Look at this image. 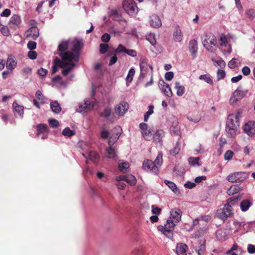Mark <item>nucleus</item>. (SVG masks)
Masks as SVG:
<instances>
[{
    "label": "nucleus",
    "mask_w": 255,
    "mask_h": 255,
    "mask_svg": "<svg viewBox=\"0 0 255 255\" xmlns=\"http://www.w3.org/2000/svg\"><path fill=\"white\" fill-rule=\"evenodd\" d=\"M151 209H152V213L153 214H155V215H159L160 212H161V209L155 206V205H152L151 206Z\"/></svg>",
    "instance_id": "obj_58"
},
{
    "label": "nucleus",
    "mask_w": 255,
    "mask_h": 255,
    "mask_svg": "<svg viewBox=\"0 0 255 255\" xmlns=\"http://www.w3.org/2000/svg\"><path fill=\"white\" fill-rule=\"evenodd\" d=\"M174 76V73L173 72H168L165 74V79L166 80L170 81H171Z\"/></svg>",
    "instance_id": "obj_59"
},
{
    "label": "nucleus",
    "mask_w": 255,
    "mask_h": 255,
    "mask_svg": "<svg viewBox=\"0 0 255 255\" xmlns=\"http://www.w3.org/2000/svg\"><path fill=\"white\" fill-rule=\"evenodd\" d=\"M109 48V46L107 44H101L100 45V51L102 54L105 53Z\"/></svg>",
    "instance_id": "obj_53"
},
{
    "label": "nucleus",
    "mask_w": 255,
    "mask_h": 255,
    "mask_svg": "<svg viewBox=\"0 0 255 255\" xmlns=\"http://www.w3.org/2000/svg\"><path fill=\"white\" fill-rule=\"evenodd\" d=\"M217 74L218 80H219L225 77L226 73L223 70H218Z\"/></svg>",
    "instance_id": "obj_57"
},
{
    "label": "nucleus",
    "mask_w": 255,
    "mask_h": 255,
    "mask_svg": "<svg viewBox=\"0 0 255 255\" xmlns=\"http://www.w3.org/2000/svg\"><path fill=\"white\" fill-rule=\"evenodd\" d=\"M204 46L208 50L212 51L213 47L216 44L215 36L211 34H206L202 41Z\"/></svg>",
    "instance_id": "obj_7"
},
{
    "label": "nucleus",
    "mask_w": 255,
    "mask_h": 255,
    "mask_svg": "<svg viewBox=\"0 0 255 255\" xmlns=\"http://www.w3.org/2000/svg\"><path fill=\"white\" fill-rule=\"evenodd\" d=\"M128 105L127 103L122 102L116 106L115 114L119 116H123L128 110Z\"/></svg>",
    "instance_id": "obj_14"
},
{
    "label": "nucleus",
    "mask_w": 255,
    "mask_h": 255,
    "mask_svg": "<svg viewBox=\"0 0 255 255\" xmlns=\"http://www.w3.org/2000/svg\"><path fill=\"white\" fill-rule=\"evenodd\" d=\"M110 132H108L107 130L103 129L101 131V136L103 139H107L109 137L110 138Z\"/></svg>",
    "instance_id": "obj_55"
},
{
    "label": "nucleus",
    "mask_w": 255,
    "mask_h": 255,
    "mask_svg": "<svg viewBox=\"0 0 255 255\" xmlns=\"http://www.w3.org/2000/svg\"><path fill=\"white\" fill-rule=\"evenodd\" d=\"M27 36L36 39L39 35L38 30L36 27H32L26 32Z\"/></svg>",
    "instance_id": "obj_24"
},
{
    "label": "nucleus",
    "mask_w": 255,
    "mask_h": 255,
    "mask_svg": "<svg viewBox=\"0 0 255 255\" xmlns=\"http://www.w3.org/2000/svg\"><path fill=\"white\" fill-rule=\"evenodd\" d=\"M122 132V129L121 127L117 126L111 132V136L109 141V145H112L115 143Z\"/></svg>",
    "instance_id": "obj_11"
},
{
    "label": "nucleus",
    "mask_w": 255,
    "mask_h": 255,
    "mask_svg": "<svg viewBox=\"0 0 255 255\" xmlns=\"http://www.w3.org/2000/svg\"><path fill=\"white\" fill-rule=\"evenodd\" d=\"M48 122L50 126L52 128H56L59 125V122L55 119H49Z\"/></svg>",
    "instance_id": "obj_49"
},
{
    "label": "nucleus",
    "mask_w": 255,
    "mask_h": 255,
    "mask_svg": "<svg viewBox=\"0 0 255 255\" xmlns=\"http://www.w3.org/2000/svg\"><path fill=\"white\" fill-rule=\"evenodd\" d=\"M118 60V57L116 53L110 58V62L109 63V66H112L115 64Z\"/></svg>",
    "instance_id": "obj_60"
},
{
    "label": "nucleus",
    "mask_w": 255,
    "mask_h": 255,
    "mask_svg": "<svg viewBox=\"0 0 255 255\" xmlns=\"http://www.w3.org/2000/svg\"><path fill=\"white\" fill-rule=\"evenodd\" d=\"M164 183L175 194H178L180 193L176 185L174 182L165 180Z\"/></svg>",
    "instance_id": "obj_29"
},
{
    "label": "nucleus",
    "mask_w": 255,
    "mask_h": 255,
    "mask_svg": "<svg viewBox=\"0 0 255 255\" xmlns=\"http://www.w3.org/2000/svg\"><path fill=\"white\" fill-rule=\"evenodd\" d=\"M149 23L150 26L154 28H159L162 25L160 17L155 14H153L149 17Z\"/></svg>",
    "instance_id": "obj_15"
},
{
    "label": "nucleus",
    "mask_w": 255,
    "mask_h": 255,
    "mask_svg": "<svg viewBox=\"0 0 255 255\" xmlns=\"http://www.w3.org/2000/svg\"><path fill=\"white\" fill-rule=\"evenodd\" d=\"M247 17L251 20H253L255 17V9H249L246 12Z\"/></svg>",
    "instance_id": "obj_40"
},
{
    "label": "nucleus",
    "mask_w": 255,
    "mask_h": 255,
    "mask_svg": "<svg viewBox=\"0 0 255 255\" xmlns=\"http://www.w3.org/2000/svg\"><path fill=\"white\" fill-rule=\"evenodd\" d=\"M213 61L214 62L215 65H217L221 68H223L226 66V63L225 61L221 59V58H219L217 59H213Z\"/></svg>",
    "instance_id": "obj_44"
},
{
    "label": "nucleus",
    "mask_w": 255,
    "mask_h": 255,
    "mask_svg": "<svg viewBox=\"0 0 255 255\" xmlns=\"http://www.w3.org/2000/svg\"><path fill=\"white\" fill-rule=\"evenodd\" d=\"M199 79L201 80H204L205 82H206L207 83L210 85L213 84V81L211 79L210 76H209V75H202L199 76Z\"/></svg>",
    "instance_id": "obj_35"
},
{
    "label": "nucleus",
    "mask_w": 255,
    "mask_h": 255,
    "mask_svg": "<svg viewBox=\"0 0 255 255\" xmlns=\"http://www.w3.org/2000/svg\"><path fill=\"white\" fill-rule=\"evenodd\" d=\"M164 133L163 130L158 129L156 130L155 134L152 135V138L155 142L161 143L162 141V138L164 136Z\"/></svg>",
    "instance_id": "obj_22"
},
{
    "label": "nucleus",
    "mask_w": 255,
    "mask_h": 255,
    "mask_svg": "<svg viewBox=\"0 0 255 255\" xmlns=\"http://www.w3.org/2000/svg\"><path fill=\"white\" fill-rule=\"evenodd\" d=\"M134 73H135V71H134V69L131 68L129 70L128 75L126 78L127 81L128 82H130L132 81V79H133V76Z\"/></svg>",
    "instance_id": "obj_47"
},
{
    "label": "nucleus",
    "mask_w": 255,
    "mask_h": 255,
    "mask_svg": "<svg viewBox=\"0 0 255 255\" xmlns=\"http://www.w3.org/2000/svg\"><path fill=\"white\" fill-rule=\"evenodd\" d=\"M37 53L35 51L30 50L28 53V56L31 59H35L37 57Z\"/></svg>",
    "instance_id": "obj_61"
},
{
    "label": "nucleus",
    "mask_w": 255,
    "mask_h": 255,
    "mask_svg": "<svg viewBox=\"0 0 255 255\" xmlns=\"http://www.w3.org/2000/svg\"><path fill=\"white\" fill-rule=\"evenodd\" d=\"M89 156L91 160L94 162H96L97 160L99 157V155L97 152L91 151L89 153Z\"/></svg>",
    "instance_id": "obj_39"
},
{
    "label": "nucleus",
    "mask_w": 255,
    "mask_h": 255,
    "mask_svg": "<svg viewBox=\"0 0 255 255\" xmlns=\"http://www.w3.org/2000/svg\"><path fill=\"white\" fill-rule=\"evenodd\" d=\"M234 200L229 199L223 208L218 209L216 212L217 216L221 220L225 221L233 214L232 204Z\"/></svg>",
    "instance_id": "obj_3"
},
{
    "label": "nucleus",
    "mask_w": 255,
    "mask_h": 255,
    "mask_svg": "<svg viewBox=\"0 0 255 255\" xmlns=\"http://www.w3.org/2000/svg\"><path fill=\"white\" fill-rule=\"evenodd\" d=\"M12 108L15 116H19L21 118L23 117L24 107L22 105L18 104L16 102H14L12 104Z\"/></svg>",
    "instance_id": "obj_18"
},
{
    "label": "nucleus",
    "mask_w": 255,
    "mask_h": 255,
    "mask_svg": "<svg viewBox=\"0 0 255 255\" xmlns=\"http://www.w3.org/2000/svg\"><path fill=\"white\" fill-rule=\"evenodd\" d=\"M175 224L176 223L171 219H168L164 226L159 225L157 227V229L167 237L171 238L173 237L172 232L174 230Z\"/></svg>",
    "instance_id": "obj_4"
},
{
    "label": "nucleus",
    "mask_w": 255,
    "mask_h": 255,
    "mask_svg": "<svg viewBox=\"0 0 255 255\" xmlns=\"http://www.w3.org/2000/svg\"><path fill=\"white\" fill-rule=\"evenodd\" d=\"M0 30L2 34L4 36H7L9 35V31L8 28L6 26H4L2 24H1V26L0 27Z\"/></svg>",
    "instance_id": "obj_50"
},
{
    "label": "nucleus",
    "mask_w": 255,
    "mask_h": 255,
    "mask_svg": "<svg viewBox=\"0 0 255 255\" xmlns=\"http://www.w3.org/2000/svg\"><path fill=\"white\" fill-rule=\"evenodd\" d=\"M180 149V145L179 143L177 142L174 148L172 150L170 151V153L172 154L176 155L179 152Z\"/></svg>",
    "instance_id": "obj_63"
},
{
    "label": "nucleus",
    "mask_w": 255,
    "mask_h": 255,
    "mask_svg": "<svg viewBox=\"0 0 255 255\" xmlns=\"http://www.w3.org/2000/svg\"><path fill=\"white\" fill-rule=\"evenodd\" d=\"M123 8L129 15L133 16L138 11V8L133 0H124L123 5Z\"/></svg>",
    "instance_id": "obj_6"
},
{
    "label": "nucleus",
    "mask_w": 255,
    "mask_h": 255,
    "mask_svg": "<svg viewBox=\"0 0 255 255\" xmlns=\"http://www.w3.org/2000/svg\"><path fill=\"white\" fill-rule=\"evenodd\" d=\"M187 246L183 243L178 244L176 246V251L178 255H187Z\"/></svg>",
    "instance_id": "obj_20"
},
{
    "label": "nucleus",
    "mask_w": 255,
    "mask_h": 255,
    "mask_svg": "<svg viewBox=\"0 0 255 255\" xmlns=\"http://www.w3.org/2000/svg\"><path fill=\"white\" fill-rule=\"evenodd\" d=\"M37 136L40 137L41 134L46 133L47 134L48 132V129L47 128V126L43 124H39L37 126Z\"/></svg>",
    "instance_id": "obj_27"
},
{
    "label": "nucleus",
    "mask_w": 255,
    "mask_h": 255,
    "mask_svg": "<svg viewBox=\"0 0 255 255\" xmlns=\"http://www.w3.org/2000/svg\"><path fill=\"white\" fill-rule=\"evenodd\" d=\"M142 137L146 140H150L152 138V128L149 127L145 123H142L139 125Z\"/></svg>",
    "instance_id": "obj_8"
},
{
    "label": "nucleus",
    "mask_w": 255,
    "mask_h": 255,
    "mask_svg": "<svg viewBox=\"0 0 255 255\" xmlns=\"http://www.w3.org/2000/svg\"><path fill=\"white\" fill-rule=\"evenodd\" d=\"M62 133L65 136L70 137L74 135L75 132L74 130H71L69 128L67 127L63 130Z\"/></svg>",
    "instance_id": "obj_36"
},
{
    "label": "nucleus",
    "mask_w": 255,
    "mask_h": 255,
    "mask_svg": "<svg viewBox=\"0 0 255 255\" xmlns=\"http://www.w3.org/2000/svg\"><path fill=\"white\" fill-rule=\"evenodd\" d=\"M111 110L109 108H106L104 111L101 114V116L103 117L107 118L111 115Z\"/></svg>",
    "instance_id": "obj_56"
},
{
    "label": "nucleus",
    "mask_w": 255,
    "mask_h": 255,
    "mask_svg": "<svg viewBox=\"0 0 255 255\" xmlns=\"http://www.w3.org/2000/svg\"><path fill=\"white\" fill-rule=\"evenodd\" d=\"M142 166L144 170L147 171H151L155 174H157L158 173V166H156L155 163L151 160H144Z\"/></svg>",
    "instance_id": "obj_12"
},
{
    "label": "nucleus",
    "mask_w": 255,
    "mask_h": 255,
    "mask_svg": "<svg viewBox=\"0 0 255 255\" xmlns=\"http://www.w3.org/2000/svg\"><path fill=\"white\" fill-rule=\"evenodd\" d=\"M129 167L128 162L127 161H122L119 162L118 165L119 169L123 173H127Z\"/></svg>",
    "instance_id": "obj_31"
},
{
    "label": "nucleus",
    "mask_w": 255,
    "mask_h": 255,
    "mask_svg": "<svg viewBox=\"0 0 255 255\" xmlns=\"http://www.w3.org/2000/svg\"><path fill=\"white\" fill-rule=\"evenodd\" d=\"M232 148L236 152H239L241 150V146L237 142H234L232 146Z\"/></svg>",
    "instance_id": "obj_64"
},
{
    "label": "nucleus",
    "mask_w": 255,
    "mask_h": 255,
    "mask_svg": "<svg viewBox=\"0 0 255 255\" xmlns=\"http://www.w3.org/2000/svg\"><path fill=\"white\" fill-rule=\"evenodd\" d=\"M126 181L130 185H134L136 183V179L132 175H127Z\"/></svg>",
    "instance_id": "obj_37"
},
{
    "label": "nucleus",
    "mask_w": 255,
    "mask_h": 255,
    "mask_svg": "<svg viewBox=\"0 0 255 255\" xmlns=\"http://www.w3.org/2000/svg\"><path fill=\"white\" fill-rule=\"evenodd\" d=\"M182 216V211L178 208H175L171 210L170 212V219H171L176 223L179 222Z\"/></svg>",
    "instance_id": "obj_16"
},
{
    "label": "nucleus",
    "mask_w": 255,
    "mask_h": 255,
    "mask_svg": "<svg viewBox=\"0 0 255 255\" xmlns=\"http://www.w3.org/2000/svg\"><path fill=\"white\" fill-rule=\"evenodd\" d=\"M17 65V62L15 58L12 55L8 56L7 61L6 67L8 70H12Z\"/></svg>",
    "instance_id": "obj_19"
},
{
    "label": "nucleus",
    "mask_w": 255,
    "mask_h": 255,
    "mask_svg": "<svg viewBox=\"0 0 255 255\" xmlns=\"http://www.w3.org/2000/svg\"><path fill=\"white\" fill-rule=\"evenodd\" d=\"M72 50L74 53L70 51L64 52L68 48V41H63L58 46L61 60L56 59L55 63L57 65L63 69L62 73L64 76L69 74L75 66L76 63L78 61V52L82 48V42L80 40L74 39L72 41Z\"/></svg>",
    "instance_id": "obj_1"
},
{
    "label": "nucleus",
    "mask_w": 255,
    "mask_h": 255,
    "mask_svg": "<svg viewBox=\"0 0 255 255\" xmlns=\"http://www.w3.org/2000/svg\"><path fill=\"white\" fill-rule=\"evenodd\" d=\"M252 203L248 199L243 200L240 203V208L242 211L245 212L247 211L252 206Z\"/></svg>",
    "instance_id": "obj_30"
},
{
    "label": "nucleus",
    "mask_w": 255,
    "mask_h": 255,
    "mask_svg": "<svg viewBox=\"0 0 255 255\" xmlns=\"http://www.w3.org/2000/svg\"><path fill=\"white\" fill-rule=\"evenodd\" d=\"M244 130L250 134L255 133V123L252 121H250L247 123L244 127Z\"/></svg>",
    "instance_id": "obj_21"
},
{
    "label": "nucleus",
    "mask_w": 255,
    "mask_h": 255,
    "mask_svg": "<svg viewBox=\"0 0 255 255\" xmlns=\"http://www.w3.org/2000/svg\"><path fill=\"white\" fill-rule=\"evenodd\" d=\"M242 114L241 111L228 116L226 125V132L228 137H234L237 134L239 128V119Z\"/></svg>",
    "instance_id": "obj_2"
},
{
    "label": "nucleus",
    "mask_w": 255,
    "mask_h": 255,
    "mask_svg": "<svg viewBox=\"0 0 255 255\" xmlns=\"http://www.w3.org/2000/svg\"><path fill=\"white\" fill-rule=\"evenodd\" d=\"M153 108L154 107L152 105H150L149 106L148 111L145 114L144 120V121H147L149 117L153 113Z\"/></svg>",
    "instance_id": "obj_42"
},
{
    "label": "nucleus",
    "mask_w": 255,
    "mask_h": 255,
    "mask_svg": "<svg viewBox=\"0 0 255 255\" xmlns=\"http://www.w3.org/2000/svg\"><path fill=\"white\" fill-rule=\"evenodd\" d=\"M20 23V16L17 14L13 15L9 19V24L13 26H18Z\"/></svg>",
    "instance_id": "obj_23"
},
{
    "label": "nucleus",
    "mask_w": 255,
    "mask_h": 255,
    "mask_svg": "<svg viewBox=\"0 0 255 255\" xmlns=\"http://www.w3.org/2000/svg\"><path fill=\"white\" fill-rule=\"evenodd\" d=\"M249 174L246 172H235L228 175L226 179L231 183H241L248 179Z\"/></svg>",
    "instance_id": "obj_5"
},
{
    "label": "nucleus",
    "mask_w": 255,
    "mask_h": 255,
    "mask_svg": "<svg viewBox=\"0 0 255 255\" xmlns=\"http://www.w3.org/2000/svg\"><path fill=\"white\" fill-rule=\"evenodd\" d=\"M146 39L148 40L152 45H155L156 42L154 38V35L153 34H149L146 37Z\"/></svg>",
    "instance_id": "obj_46"
},
{
    "label": "nucleus",
    "mask_w": 255,
    "mask_h": 255,
    "mask_svg": "<svg viewBox=\"0 0 255 255\" xmlns=\"http://www.w3.org/2000/svg\"><path fill=\"white\" fill-rule=\"evenodd\" d=\"M189 48L190 51L195 54L198 50L197 42L195 40H192L189 42Z\"/></svg>",
    "instance_id": "obj_32"
},
{
    "label": "nucleus",
    "mask_w": 255,
    "mask_h": 255,
    "mask_svg": "<svg viewBox=\"0 0 255 255\" xmlns=\"http://www.w3.org/2000/svg\"><path fill=\"white\" fill-rule=\"evenodd\" d=\"M234 152L231 150H227L224 154V159L227 161H230L233 158Z\"/></svg>",
    "instance_id": "obj_38"
},
{
    "label": "nucleus",
    "mask_w": 255,
    "mask_h": 255,
    "mask_svg": "<svg viewBox=\"0 0 255 255\" xmlns=\"http://www.w3.org/2000/svg\"><path fill=\"white\" fill-rule=\"evenodd\" d=\"M175 89L176 90V94L178 96H182L185 93V87L180 82L175 83Z\"/></svg>",
    "instance_id": "obj_28"
},
{
    "label": "nucleus",
    "mask_w": 255,
    "mask_h": 255,
    "mask_svg": "<svg viewBox=\"0 0 255 255\" xmlns=\"http://www.w3.org/2000/svg\"><path fill=\"white\" fill-rule=\"evenodd\" d=\"M247 94V90H243L240 88L236 89L233 93L230 99V103L231 104H234L237 101L243 99Z\"/></svg>",
    "instance_id": "obj_9"
},
{
    "label": "nucleus",
    "mask_w": 255,
    "mask_h": 255,
    "mask_svg": "<svg viewBox=\"0 0 255 255\" xmlns=\"http://www.w3.org/2000/svg\"><path fill=\"white\" fill-rule=\"evenodd\" d=\"M183 33L178 25L175 26L173 32V39L176 42H181L183 40Z\"/></svg>",
    "instance_id": "obj_17"
},
{
    "label": "nucleus",
    "mask_w": 255,
    "mask_h": 255,
    "mask_svg": "<svg viewBox=\"0 0 255 255\" xmlns=\"http://www.w3.org/2000/svg\"><path fill=\"white\" fill-rule=\"evenodd\" d=\"M155 165L156 166H161L162 164V155L161 154H158L154 161Z\"/></svg>",
    "instance_id": "obj_51"
},
{
    "label": "nucleus",
    "mask_w": 255,
    "mask_h": 255,
    "mask_svg": "<svg viewBox=\"0 0 255 255\" xmlns=\"http://www.w3.org/2000/svg\"><path fill=\"white\" fill-rule=\"evenodd\" d=\"M127 50V48L122 45V44H120L118 47L114 50V52L116 53H120V52H125Z\"/></svg>",
    "instance_id": "obj_54"
},
{
    "label": "nucleus",
    "mask_w": 255,
    "mask_h": 255,
    "mask_svg": "<svg viewBox=\"0 0 255 255\" xmlns=\"http://www.w3.org/2000/svg\"><path fill=\"white\" fill-rule=\"evenodd\" d=\"M50 107L52 111L56 114L59 113L61 111L60 105L56 101L52 102L50 103Z\"/></svg>",
    "instance_id": "obj_33"
},
{
    "label": "nucleus",
    "mask_w": 255,
    "mask_h": 255,
    "mask_svg": "<svg viewBox=\"0 0 255 255\" xmlns=\"http://www.w3.org/2000/svg\"><path fill=\"white\" fill-rule=\"evenodd\" d=\"M95 105L94 102H90L85 100L84 103H80L76 111L79 113H82L93 109Z\"/></svg>",
    "instance_id": "obj_13"
},
{
    "label": "nucleus",
    "mask_w": 255,
    "mask_h": 255,
    "mask_svg": "<svg viewBox=\"0 0 255 255\" xmlns=\"http://www.w3.org/2000/svg\"><path fill=\"white\" fill-rule=\"evenodd\" d=\"M148 60L145 58H142L140 61V76L144 77L149 70H151V74H152L153 68L152 66L149 65Z\"/></svg>",
    "instance_id": "obj_10"
},
{
    "label": "nucleus",
    "mask_w": 255,
    "mask_h": 255,
    "mask_svg": "<svg viewBox=\"0 0 255 255\" xmlns=\"http://www.w3.org/2000/svg\"><path fill=\"white\" fill-rule=\"evenodd\" d=\"M199 158L198 157H191L189 158V159H188L189 163L193 166H195L196 165L199 166L200 164H199Z\"/></svg>",
    "instance_id": "obj_43"
},
{
    "label": "nucleus",
    "mask_w": 255,
    "mask_h": 255,
    "mask_svg": "<svg viewBox=\"0 0 255 255\" xmlns=\"http://www.w3.org/2000/svg\"><path fill=\"white\" fill-rule=\"evenodd\" d=\"M109 145V147L106 149V156L109 158H112L116 160L118 157L116 154V151L114 148Z\"/></svg>",
    "instance_id": "obj_26"
},
{
    "label": "nucleus",
    "mask_w": 255,
    "mask_h": 255,
    "mask_svg": "<svg viewBox=\"0 0 255 255\" xmlns=\"http://www.w3.org/2000/svg\"><path fill=\"white\" fill-rule=\"evenodd\" d=\"M229 38L224 34H222L220 37V44L222 46L227 47L229 43Z\"/></svg>",
    "instance_id": "obj_34"
},
{
    "label": "nucleus",
    "mask_w": 255,
    "mask_h": 255,
    "mask_svg": "<svg viewBox=\"0 0 255 255\" xmlns=\"http://www.w3.org/2000/svg\"><path fill=\"white\" fill-rule=\"evenodd\" d=\"M162 92L164 94V95L168 97H171L172 96V92L171 91V89L170 87L169 86V88H166L165 87H164L163 89H160Z\"/></svg>",
    "instance_id": "obj_45"
},
{
    "label": "nucleus",
    "mask_w": 255,
    "mask_h": 255,
    "mask_svg": "<svg viewBox=\"0 0 255 255\" xmlns=\"http://www.w3.org/2000/svg\"><path fill=\"white\" fill-rule=\"evenodd\" d=\"M242 190V188L237 184L232 185L227 191V193L229 195H233L236 193H238Z\"/></svg>",
    "instance_id": "obj_25"
},
{
    "label": "nucleus",
    "mask_w": 255,
    "mask_h": 255,
    "mask_svg": "<svg viewBox=\"0 0 255 255\" xmlns=\"http://www.w3.org/2000/svg\"><path fill=\"white\" fill-rule=\"evenodd\" d=\"M35 96L38 100L41 101L43 103L44 102V96L42 95L40 91L38 90L36 91Z\"/></svg>",
    "instance_id": "obj_62"
},
{
    "label": "nucleus",
    "mask_w": 255,
    "mask_h": 255,
    "mask_svg": "<svg viewBox=\"0 0 255 255\" xmlns=\"http://www.w3.org/2000/svg\"><path fill=\"white\" fill-rule=\"evenodd\" d=\"M227 236L226 232L223 230H219L216 232L217 238L219 240H223Z\"/></svg>",
    "instance_id": "obj_41"
},
{
    "label": "nucleus",
    "mask_w": 255,
    "mask_h": 255,
    "mask_svg": "<svg viewBox=\"0 0 255 255\" xmlns=\"http://www.w3.org/2000/svg\"><path fill=\"white\" fill-rule=\"evenodd\" d=\"M144 249L142 248H138L134 249L131 253L132 255H142Z\"/></svg>",
    "instance_id": "obj_48"
},
{
    "label": "nucleus",
    "mask_w": 255,
    "mask_h": 255,
    "mask_svg": "<svg viewBox=\"0 0 255 255\" xmlns=\"http://www.w3.org/2000/svg\"><path fill=\"white\" fill-rule=\"evenodd\" d=\"M253 150V147L250 145H247L243 148V152L245 155H248Z\"/></svg>",
    "instance_id": "obj_52"
}]
</instances>
